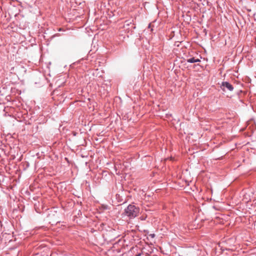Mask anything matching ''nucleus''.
<instances>
[{"label": "nucleus", "mask_w": 256, "mask_h": 256, "mask_svg": "<svg viewBox=\"0 0 256 256\" xmlns=\"http://www.w3.org/2000/svg\"><path fill=\"white\" fill-rule=\"evenodd\" d=\"M72 65L70 64V67H72Z\"/></svg>", "instance_id": "13"}, {"label": "nucleus", "mask_w": 256, "mask_h": 256, "mask_svg": "<svg viewBox=\"0 0 256 256\" xmlns=\"http://www.w3.org/2000/svg\"><path fill=\"white\" fill-rule=\"evenodd\" d=\"M16 69L17 72L19 74L23 75L26 73V69L24 66L23 65H16V66L12 67L11 70H14Z\"/></svg>", "instance_id": "3"}, {"label": "nucleus", "mask_w": 256, "mask_h": 256, "mask_svg": "<svg viewBox=\"0 0 256 256\" xmlns=\"http://www.w3.org/2000/svg\"><path fill=\"white\" fill-rule=\"evenodd\" d=\"M62 214L60 210H58V208H52L49 212L46 220L52 225L56 224L60 222V217Z\"/></svg>", "instance_id": "1"}, {"label": "nucleus", "mask_w": 256, "mask_h": 256, "mask_svg": "<svg viewBox=\"0 0 256 256\" xmlns=\"http://www.w3.org/2000/svg\"><path fill=\"white\" fill-rule=\"evenodd\" d=\"M138 213V208L135 206L129 204L124 210V214L130 218L136 217Z\"/></svg>", "instance_id": "2"}, {"label": "nucleus", "mask_w": 256, "mask_h": 256, "mask_svg": "<svg viewBox=\"0 0 256 256\" xmlns=\"http://www.w3.org/2000/svg\"><path fill=\"white\" fill-rule=\"evenodd\" d=\"M200 66L202 68L204 69V68H206L207 65H192V64H190V65L188 66L186 68H195L196 66Z\"/></svg>", "instance_id": "6"}, {"label": "nucleus", "mask_w": 256, "mask_h": 256, "mask_svg": "<svg viewBox=\"0 0 256 256\" xmlns=\"http://www.w3.org/2000/svg\"><path fill=\"white\" fill-rule=\"evenodd\" d=\"M156 235L154 234H150V235H149V236H150V238H154L155 237Z\"/></svg>", "instance_id": "7"}, {"label": "nucleus", "mask_w": 256, "mask_h": 256, "mask_svg": "<svg viewBox=\"0 0 256 256\" xmlns=\"http://www.w3.org/2000/svg\"><path fill=\"white\" fill-rule=\"evenodd\" d=\"M176 66V65H175V64H174V66H173V67H172V69H173V68H174V66Z\"/></svg>", "instance_id": "12"}, {"label": "nucleus", "mask_w": 256, "mask_h": 256, "mask_svg": "<svg viewBox=\"0 0 256 256\" xmlns=\"http://www.w3.org/2000/svg\"><path fill=\"white\" fill-rule=\"evenodd\" d=\"M72 134L74 136H76V134H77V133L76 132H73Z\"/></svg>", "instance_id": "9"}, {"label": "nucleus", "mask_w": 256, "mask_h": 256, "mask_svg": "<svg viewBox=\"0 0 256 256\" xmlns=\"http://www.w3.org/2000/svg\"><path fill=\"white\" fill-rule=\"evenodd\" d=\"M200 62V60L198 58H190L186 60H185L184 61H182L181 62H190V63H194L196 62Z\"/></svg>", "instance_id": "5"}, {"label": "nucleus", "mask_w": 256, "mask_h": 256, "mask_svg": "<svg viewBox=\"0 0 256 256\" xmlns=\"http://www.w3.org/2000/svg\"><path fill=\"white\" fill-rule=\"evenodd\" d=\"M185 66L186 65H178V67L180 68H186Z\"/></svg>", "instance_id": "8"}, {"label": "nucleus", "mask_w": 256, "mask_h": 256, "mask_svg": "<svg viewBox=\"0 0 256 256\" xmlns=\"http://www.w3.org/2000/svg\"><path fill=\"white\" fill-rule=\"evenodd\" d=\"M135 256H141V254L139 253V254H136Z\"/></svg>", "instance_id": "10"}, {"label": "nucleus", "mask_w": 256, "mask_h": 256, "mask_svg": "<svg viewBox=\"0 0 256 256\" xmlns=\"http://www.w3.org/2000/svg\"><path fill=\"white\" fill-rule=\"evenodd\" d=\"M65 159H66V160L68 162V158H65Z\"/></svg>", "instance_id": "11"}, {"label": "nucleus", "mask_w": 256, "mask_h": 256, "mask_svg": "<svg viewBox=\"0 0 256 256\" xmlns=\"http://www.w3.org/2000/svg\"><path fill=\"white\" fill-rule=\"evenodd\" d=\"M220 87L223 90H224L225 88H227L230 91H232L234 90V86L228 82H222Z\"/></svg>", "instance_id": "4"}]
</instances>
